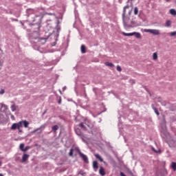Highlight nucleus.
<instances>
[{"mask_svg":"<svg viewBox=\"0 0 176 176\" xmlns=\"http://www.w3.org/2000/svg\"><path fill=\"white\" fill-rule=\"evenodd\" d=\"M95 157H96V159L100 160V162H104V160L102 159V157H101V155H100V154H96Z\"/></svg>","mask_w":176,"mask_h":176,"instance_id":"2eb2a0df","label":"nucleus"},{"mask_svg":"<svg viewBox=\"0 0 176 176\" xmlns=\"http://www.w3.org/2000/svg\"><path fill=\"white\" fill-rule=\"evenodd\" d=\"M166 120L163 119L161 122V133L162 134H164L165 137H167L168 135V132L167 131V125H166Z\"/></svg>","mask_w":176,"mask_h":176,"instance_id":"f257e3e1","label":"nucleus"},{"mask_svg":"<svg viewBox=\"0 0 176 176\" xmlns=\"http://www.w3.org/2000/svg\"><path fill=\"white\" fill-rule=\"evenodd\" d=\"M122 35H124V36H134V34L132 33H126V32H122Z\"/></svg>","mask_w":176,"mask_h":176,"instance_id":"f3484780","label":"nucleus"},{"mask_svg":"<svg viewBox=\"0 0 176 176\" xmlns=\"http://www.w3.org/2000/svg\"><path fill=\"white\" fill-rule=\"evenodd\" d=\"M19 149L21 151H22V152H23V150H24V144H21L20 146H19Z\"/></svg>","mask_w":176,"mask_h":176,"instance_id":"a878e982","label":"nucleus"},{"mask_svg":"<svg viewBox=\"0 0 176 176\" xmlns=\"http://www.w3.org/2000/svg\"><path fill=\"white\" fill-rule=\"evenodd\" d=\"M134 14L135 16H137V14H138V7L134 8Z\"/></svg>","mask_w":176,"mask_h":176,"instance_id":"5701e85b","label":"nucleus"},{"mask_svg":"<svg viewBox=\"0 0 176 176\" xmlns=\"http://www.w3.org/2000/svg\"><path fill=\"white\" fill-rule=\"evenodd\" d=\"M78 153L80 157L82 159L83 162L85 163L89 164V158L87 157V155L83 154V153L80 152V151H78Z\"/></svg>","mask_w":176,"mask_h":176,"instance_id":"20e7f679","label":"nucleus"},{"mask_svg":"<svg viewBox=\"0 0 176 176\" xmlns=\"http://www.w3.org/2000/svg\"><path fill=\"white\" fill-rule=\"evenodd\" d=\"M46 113V110L43 113V115H45Z\"/></svg>","mask_w":176,"mask_h":176,"instance_id":"a19ab883","label":"nucleus"},{"mask_svg":"<svg viewBox=\"0 0 176 176\" xmlns=\"http://www.w3.org/2000/svg\"><path fill=\"white\" fill-rule=\"evenodd\" d=\"M170 13L172 14V16H176V10L175 9H170Z\"/></svg>","mask_w":176,"mask_h":176,"instance_id":"4be33fe9","label":"nucleus"},{"mask_svg":"<svg viewBox=\"0 0 176 176\" xmlns=\"http://www.w3.org/2000/svg\"><path fill=\"white\" fill-rule=\"evenodd\" d=\"M31 147L30 146H26L25 148H23V152H27L28 149H30Z\"/></svg>","mask_w":176,"mask_h":176,"instance_id":"c756f323","label":"nucleus"},{"mask_svg":"<svg viewBox=\"0 0 176 176\" xmlns=\"http://www.w3.org/2000/svg\"><path fill=\"white\" fill-rule=\"evenodd\" d=\"M47 39H49V38H39V39H38V41H39L40 43H41L42 45H45V43H46Z\"/></svg>","mask_w":176,"mask_h":176,"instance_id":"ddd939ff","label":"nucleus"},{"mask_svg":"<svg viewBox=\"0 0 176 176\" xmlns=\"http://www.w3.org/2000/svg\"><path fill=\"white\" fill-rule=\"evenodd\" d=\"M52 131H54V133H56V130H58V125H54L52 127Z\"/></svg>","mask_w":176,"mask_h":176,"instance_id":"aec40b11","label":"nucleus"},{"mask_svg":"<svg viewBox=\"0 0 176 176\" xmlns=\"http://www.w3.org/2000/svg\"><path fill=\"white\" fill-rule=\"evenodd\" d=\"M171 167H172L173 171H176V162H172Z\"/></svg>","mask_w":176,"mask_h":176,"instance_id":"412c9836","label":"nucleus"},{"mask_svg":"<svg viewBox=\"0 0 176 176\" xmlns=\"http://www.w3.org/2000/svg\"><path fill=\"white\" fill-rule=\"evenodd\" d=\"M168 1H170V0H166V2H168Z\"/></svg>","mask_w":176,"mask_h":176,"instance_id":"49530a36","label":"nucleus"},{"mask_svg":"<svg viewBox=\"0 0 176 176\" xmlns=\"http://www.w3.org/2000/svg\"><path fill=\"white\" fill-rule=\"evenodd\" d=\"M153 60H157V53L155 52L153 54Z\"/></svg>","mask_w":176,"mask_h":176,"instance_id":"393cba45","label":"nucleus"},{"mask_svg":"<svg viewBox=\"0 0 176 176\" xmlns=\"http://www.w3.org/2000/svg\"><path fill=\"white\" fill-rule=\"evenodd\" d=\"M80 127H81L82 129H84V130H86V126H85V124H83V122H81L79 124Z\"/></svg>","mask_w":176,"mask_h":176,"instance_id":"c85d7f7f","label":"nucleus"},{"mask_svg":"<svg viewBox=\"0 0 176 176\" xmlns=\"http://www.w3.org/2000/svg\"><path fill=\"white\" fill-rule=\"evenodd\" d=\"M99 174L102 176L105 175V169L102 166H100Z\"/></svg>","mask_w":176,"mask_h":176,"instance_id":"9d476101","label":"nucleus"},{"mask_svg":"<svg viewBox=\"0 0 176 176\" xmlns=\"http://www.w3.org/2000/svg\"><path fill=\"white\" fill-rule=\"evenodd\" d=\"M162 105H163L164 107H165V105H166V102L165 101H163V102H162Z\"/></svg>","mask_w":176,"mask_h":176,"instance_id":"72a5a7b5","label":"nucleus"},{"mask_svg":"<svg viewBox=\"0 0 176 176\" xmlns=\"http://www.w3.org/2000/svg\"><path fill=\"white\" fill-rule=\"evenodd\" d=\"M0 176H3V174H2V173H0Z\"/></svg>","mask_w":176,"mask_h":176,"instance_id":"79ce46f5","label":"nucleus"},{"mask_svg":"<svg viewBox=\"0 0 176 176\" xmlns=\"http://www.w3.org/2000/svg\"><path fill=\"white\" fill-rule=\"evenodd\" d=\"M93 168H94L96 171L98 169V162H97V161L93 162Z\"/></svg>","mask_w":176,"mask_h":176,"instance_id":"9b49d317","label":"nucleus"},{"mask_svg":"<svg viewBox=\"0 0 176 176\" xmlns=\"http://www.w3.org/2000/svg\"><path fill=\"white\" fill-rule=\"evenodd\" d=\"M59 92H60V94H61V89H59Z\"/></svg>","mask_w":176,"mask_h":176,"instance_id":"37998d69","label":"nucleus"},{"mask_svg":"<svg viewBox=\"0 0 176 176\" xmlns=\"http://www.w3.org/2000/svg\"><path fill=\"white\" fill-rule=\"evenodd\" d=\"M28 157H30V155L28 154H23V155L22 156V163H25V162H27V160H28Z\"/></svg>","mask_w":176,"mask_h":176,"instance_id":"6e6552de","label":"nucleus"},{"mask_svg":"<svg viewBox=\"0 0 176 176\" xmlns=\"http://www.w3.org/2000/svg\"><path fill=\"white\" fill-rule=\"evenodd\" d=\"M168 146L173 149H176V138H173L169 140Z\"/></svg>","mask_w":176,"mask_h":176,"instance_id":"7ed1b4c3","label":"nucleus"},{"mask_svg":"<svg viewBox=\"0 0 176 176\" xmlns=\"http://www.w3.org/2000/svg\"><path fill=\"white\" fill-rule=\"evenodd\" d=\"M38 45H34L33 47H34V49H36V47H37Z\"/></svg>","mask_w":176,"mask_h":176,"instance_id":"58836bf2","label":"nucleus"},{"mask_svg":"<svg viewBox=\"0 0 176 176\" xmlns=\"http://www.w3.org/2000/svg\"><path fill=\"white\" fill-rule=\"evenodd\" d=\"M120 176H126V175H124V173L123 172L120 173Z\"/></svg>","mask_w":176,"mask_h":176,"instance_id":"f704fd0d","label":"nucleus"},{"mask_svg":"<svg viewBox=\"0 0 176 176\" xmlns=\"http://www.w3.org/2000/svg\"><path fill=\"white\" fill-rule=\"evenodd\" d=\"M78 174H80V175L86 176V172H84L83 170H80Z\"/></svg>","mask_w":176,"mask_h":176,"instance_id":"bb28decb","label":"nucleus"},{"mask_svg":"<svg viewBox=\"0 0 176 176\" xmlns=\"http://www.w3.org/2000/svg\"><path fill=\"white\" fill-rule=\"evenodd\" d=\"M43 129H45V125H41L39 128L34 130L32 133H37V134H41Z\"/></svg>","mask_w":176,"mask_h":176,"instance_id":"0eeeda50","label":"nucleus"},{"mask_svg":"<svg viewBox=\"0 0 176 176\" xmlns=\"http://www.w3.org/2000/svg\"><path fill=\"white\" fill-rule=\"evenodd\" d=\"M66 89H67V87H66V86L63 87V91H65L66 90Z\"/></svg>","mask_w":176,"mask_h":176,"instance_id":"c9c22d12","label":"nucleus"},{"mask_svg":"<svg viewBox=\"0 0 176 176\" xmlns=\"http://www.w3.org/2000/svg\"><path fill=\"white\" fill-rule=\"evenodd\" d=\"M19 123H21V124L19 125L20 127H25V129H27V127H28L30 122H28V121L27 120H22L20 121Z\"/></svg>","mask_w":176,"mask_h":176,"instance_id":"39448f33","label":"nucleus"},{"mask_svg":"<svg viewBox=\"0 0 176 176\" xmlns=\"http://www.w3.org/2000/svg\"><path fill=\"white\" fill-rule=\"evenodd\" d=\"M58 102V104H61V100H60Z\"/></svg>","mask_w":176,"mask_h":176,"instance_id":"ea45409f","label":"nucleus"},{"mask_svg":"<svg viewBox=\"0 0 176 176\" xmlns=\"http://www.w3.org/2000/svg\"><path fill=\"white\" fill-rule=\"evenodd\" d=\"M37 50H38L39 52H42V51H41V50H39V49H38Z\"/></svg>","mask_w":176,"mask_h":176,"instance_id":"a18cd8bd","label":"nucleus"},{"mask_svg":"<svg viewBox=\"0 0 176 176\" xmlns=\"http://www.w3.org/2000/svg\"><path fill=\"white\" fill-rule=\"evenodd\" d=\"M144 32H149V34H152L153 35H159L160 30L156 29H146L144 30Z\"/></svg>","mask_w":176,"mask_h":176,"instance_id":"f03ea898","label":"nucleus"},{"mask_svg":"<svg viewBox=\"0 0 176 176\" xmlns=\"http://www.w3.org/2000/svg\"><path fill=\"white\" fill-rule=\"evenodd\" d=\"M76 134H77V135H80V129H76Z\"/></svg>","mask_w":176,"mask_h":176,"instance_id":"2f4dec72","label":"nucleus"},{"mask_svg":"<svg viewBox=\"0 0 176 176\" xmlns=\"http://www.w3.org/2000/svg\"><path fill=\"white\" fill-rule=\"evenodd\" d=\"M11 118H14V116H11Z\"/></svg>","mask_w":176,"mask_h":176,"instance_id":"c03bdc74","label":"nucleus"},{"mask_svg":"<svg viewBox=\"0 0 176 176\" xmlns=\"http://www.w3.org/2000/svg\"><path fill=\"white\" fill-rule=\"evenodd\" d=\"M133 35H135V38H138V39H140L141 38V34L138 32H133Z\"/></svg>","mask_w":176,"mask_h":176,"instance_id":"a211bd4d","label":"nucleus"},{"mask_svg":"<svg viewBox=\"0 0 176 176\" xmlns=\"http://www.w3.org/2000/svg\"><path fill=\"white\" fill-rule=\"evenodd\" d=\"M69 156H74V148H71L69 153Z\"/></svg>","mask_w":176,"mask_h":176,"instance_id":"cd10ccee","label":"nucleus"},{"mask_svg":"<svg viewBox=\"0 0 176 176\" xmlns=\"http://www.w3.org/2000/svg\"><path fill=\"white\" fill-rule=\"evenodd\" d=\"M128 1H133V0H128Z\"/></svg>","mask_w":176,"mask_h":176,"instance_id":"de8ad7c7","label":"nucleus"},{"mask_svg":"<svg viewBox=\"0 0 176 176\" xmlns=\"http://www.w3.org/2000/svg\"><path fill=\"white\" fill-rule=\"evenodd\" d=\"M0 94H1V95L5 94V89H1L0 90Z\"/></svg>","mask_w":176,"mask_h":176,"instance_id":"473e14b6","label":"nucleus"},{"mask_svg":"<svg viewBox=\"0 0 176 176\" xmlns=\"http://www.w3.org/2000/svg\"><path fill=\"white\" fill-rule=\"evenodd\" d=\"M152 109H153V111H155V113H156V115L157 116H159L160 115V113L159 112V111L157 110V109L156 107H155V105L152 104L151 105Z\"/></svg>","mask_w":176,"mask_h":176,"instance_id":"f8f14e48","label":"nucleus"},{"mask_svg":"<svg viewBox=\"0 0 176 176\" xmlns=\"http://www.w3.org/2000/svg\"><path fill=\"white\" fill-rule=\"evenodd\" d=\"M80 50L81 53H82V54H85V53H86V47L85 45H81Z\"/></svg>","mask_w":176,"mask_h":176,"instance_id":"dca6fc26","label":"nucleus"},{"mask_svg":"<svg viewBox=\"0 0 176 176\" xmlns=\"http://www.w3.org/2000/svg\"><path fill=\"white\" fill-rule=\"evenodd\" d=\"M21 124V122L14 123L11 126V130H16V129H17L18 130H20Z\"/></svg>","mask_w":176,"mask_h":176,"instance_id":"423d86ee","label":"nucleus"},{"mask_svg":"<svg viewBox=\"0 0 176 176\" xmlns=\"http://www.w3.org/2000/svg\"><path fill=\"white\" fill-rule=\"evenodd\" d=\"M19 130V133H23V131L21 130V129H20V128H19V129H18Z\"/></svg>","mask_w":176,"mask_h":176,"instance_id":"4c0bfd02","label":"nucleus"},{"mask_svg":"<svg viewBox=\"0 0 176 176\" xmlns=\"http://www.w3.org/2000/svg\"><path fill=\"white\" fill-rule=\"evenodd\" d=\"M117 71H118V72H122V67H120L119 65L117 66Z\"/></svg>","mask_w":176,"mask_h":176,"instance_id":"7c9ffc66","label":"nucleus"},{"mask_svg":"<svg viewBox=\"0 0 176 176\" xmlns=\"http://www.w3.org/2000/svg\"><path fill=\"white\" fill-rule=\"evenodd\" d=\"M104 64L105 65H107V67H110L111 68H113V67H115V65L112 63L106 62Z\"/></svg>","mask_w":176,"mask_h":176,"instance_id":"4468645a","label":"nucleus"},{"mask_svg":"<svg viewBox=\"0 0 176 176\" xmlns=\"http://www.w3.org/2000/svg\"><path fill=\"white\" fill-rule=\"evenodd\" d=\"M152 149H153V151H154V152H155V153H157V151H156V150H155V148H152Z\"/></svg>","mask_w":176,"mask_h":176,"instance_id":"e433bc0d","label":"nucleus"},{"mask_svg":"<svg viewBox=\"0 0 176 176\" xmlns=\"http://www.w3.org/2000/svg\"><path fill=\"white\" fill-rule=\"evenodd\" d=\"M16 109H17V106H16V104H14L11 105V111L12 112H14Z\"/></svg>","mask_w":176,"mask_h":176,"instance_id":"6ab92c4d","label":"nucleus"},{"mask_svg":"<svg viewBox=\"0 0 176 176\" xmlns=\"http://www.w3.org/2000/svg\"><path fill=\"white\" fill-rule=\"evenodd\" d=\"M171 26V21L168 20L166 23V27H170Z\"/></svg>","mask_w":176,"mask_h":176,"instance_id":"b1692460","label":"nucleus"},{"mask_svg":"<svg viewBox=\"0 0 176 176\" xmlns=\"http://www.w3.org/2000/svg\"><path fill=\"white\" fill-rule=\"evenodd\" d=\"M130 8V6L126 5L123 8L122 19H124L126 16V10Z\"/></svg>","mask_w":176,"mask_h":176,"instance_id":"1a4fd4ad","label":"nucleus"}]
</instances>
